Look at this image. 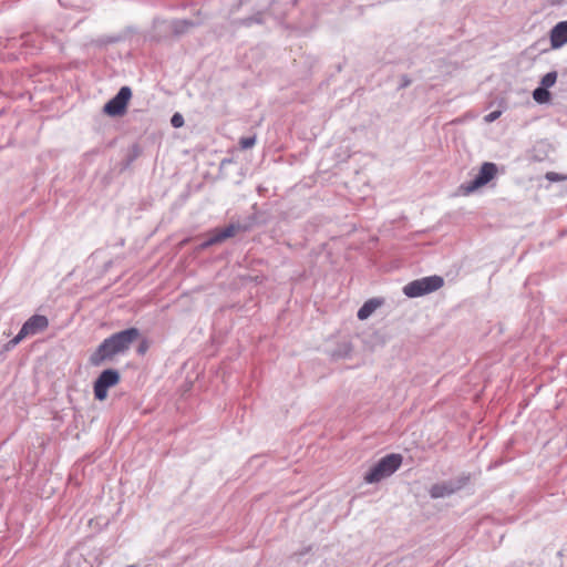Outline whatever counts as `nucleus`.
Returning <instances> with one entry per match:
<instances>
[{
	"instance_id": "nucleus-1",
	"label": "nucleus",
	"mask_w": 567,
	"mask_h": 567,
	"mask_svg": "<svg viewBox=\"0 0 567 567\" xmlns=\"http://www.w3.org/2000/svg\"><path fill=\"white\" fill-rule=\"evenodd\" d=\"M138 337L140 331L136 328H130L112 334L105 339L91 355V364L95 367L100 365L105 360H110L116 354L125 352Z\"/></svg>"
},
{
	"instance_id": "nucleus-2",
	"label": "nucleus",
	"mask_w": 567,
	"mask_h": 567,
	"mask_svg": "<svg viewBox=\"0 0 567 567\" xmlns=\"http://www.w3.org/2000/svg\"><path fill=\"white\" fill-rule=\"evenodd\" d=\"M402 456L400 454H390L381 458L364 476L369 484L380 482L393 474L401 465Z\"/></svg>"
},
{
	"instance_id": "nucleus-3",
	"label": "nucleus",
	"mask_w": 567,
	"mask_h": 567,
	"mask_svg": "<svg viewBox=\"0 0 567 567\" xmlns=\"http://www.w3.org/2000/svg\"><path fill=\"white\" fill-rule=\"evenodd\" d=\"M444 285L440 276H430L413 280L404 286L403 292L409 298H416L439 290Z\"/></svg>"
},
{
	"instance_id": "nucleus-4",
	"label": "nucleus",
	"mask_w": 567,
	"mask_h": 567,
	"mask_svg": "<svg viewBox=\"0 0 567 567\" xmlns=\"http://www.w3.org/2000/svg\"><path fill=\"white\" fill-rule=\"evenodd\" d=\"M120 373L114 369L104 370L94 382V398L104 401L107 398V390L118 384Z\"/></svg>"
},
{
	"instance_id": "nucleus-5",
	"label": "nucleus",
	"mask_w": 567,
	"mask_h": 567,
	"mask_svg": "<svg viewBox=\"0 0 567 567\" xmlns=\"http://www.w3.org/2000/svg\"><path fill=\"white\" fill-rule=\"evenodd\" d=\"M49 327V320L45 316L34 315L29 318L22 326L19 333L12 339L13 344H18L24 338L34 336L39 332L44 331Z\"/></svg>"
},
{
	"instance_id": "nucleus-6",
	"label": "nucleus",
	"mask_w": 567,
	"mask_h": 567,
	"mask_svg": "<svg viewBox=\"0 0 567 567\" xmlns=\"http://www.w3.org/2000/svg\"><path fill=\"white\" fill-rule=\"evenodd\" d=\"M131 97V89L128 86L121 87L118 93L104 105V113L110 116L123 115L126 112Z\"/></svg>"
},
{
	"instance_id": "nucleus-7",
	"label": "nucleus",
	"mask_w": 567,
	"mask_h": 567,
	"mask_svg": "<svg viewBox=\"0 0 567 567\" xmlns=\"http://www.w3.org/2000/svg\"><path fill=\"white\" fill-rule=\"evenodd\" d=\"M497 173V167L494 163L486 162L481 166L477 176L463 186L466 194H470L491 182Z\"/></svg>"
},
{
	"instance_id": "nucleus-8",
	"label": "nucleus",
	"mask_w": 567,
	"mask_h": 567,
	"mask_svg": "<svg viewBox=\"0 0 567 567\" xmlns=\"http://www.w3.org/2000/svg\"><path fill=\"white\" fill-rule=\"evenodd\" d=\"M239 230L240 226L235 224L228 225L223 229H216L214 230L212 237L205 243L204 246H210L221 243L228 238L234 237Z\"/></svg>"
},
{
	"instance_id": "nucleus-9",
	"label": "nucleus",
	"mask_w": 567,
	"mask_h": 567,
	"mask_svg": "<svg viewBox=\"0 0 567 567\" xmlns=\"http://www.w3.org/2000/svg\"><path fill=\"white\" fill-rule=\"evenodd\" d=\"M567 43V21L558 22L550 31V45L559 49Z\"/></svg>"
},
{
	"instance_id": "nucleus-10",
	"label": "nucleus",
	"mask_w": 567,
	"mask_h": 567,
	"mask_svg": "<svg viewBox=\"0 0 567 567\" xmlns=\"http://www.w3.org/2000/svg\"><path fill=\"white\" fill-rule=\"evenodd\" d=\"M383 303L382 299L372 298L363 303V306L358 311V318L360 320L368 319L379 307Z\"/></svg>"
},
{
	"instance_id": "nucleus-11",
	"label": "nucleus",
	"mask_w": 567,
	"mask_h": 567,
	"mask_svg": "<svg viewBox=\"0 0 567 567\" xmlns=\"http://www.w3.org/2000/svg\"><path fill=\"white\" fill-rule=\"evenodd\" d=\"M457 487L452 486L449 483L434 484L430 489V495L433 498H441L453 494Z\"/></svg>"
},
{
	"instance_id": "nucleus-12",
	"label": "nucleus",
	"mask_w": 567,
	"mask_h": 567,
	"mask_svg": "<svg viewBox=\"0 0 567 567\" xmlns=\"http://www.w3.org/2000/svg\"><path fill=\"white\" fill-rule=\"evenodd\" d=\"M533 99L539 104H545L550 101V93L548 90L540 86L534 90Z\"/></svg>"
},
{
	"instance_id": "nucleus-13",
	"label": "nucleus",
	"mask_w": 567,
	"mask_h": 567,
	"mask_svg": "<svg viewBox=\"0 0 567 567\" xmlns=\"http://www.w3.org/2000/svg\"><path fill=\"white\" fill-rule=\"evenodd\" d=\"M557 81V72L556 71H553V72H548L547 74H545L542 80H540V84H542V87H545L546 90L548 87H551Z\"/></svg>"
},
{
	"instance_id": "nucleus-14",
	"label": "nucleus",
	"mask_w": 567,
	"mask_h": 567,
	"mask_svg": "<svg viewBox=\"0 0 567 567\" xmlns=\"http://www.w3.org/2000/svg\"><path fill=\"white\" fill-rule=\"evenodd\" d=\"M256 144V136L252 135V136H247V137H241L239 140V146L241 150H248V148H251L254 147Z\"/></svg>"
},
{
	"instance_id": "nucleus-15",
	"label": "nucleus",
	"mask_w": 567,
	"mask_h": 567,
	"mask_svg": "<svg viewBox=\"0 0 567 567\" xmlns=\"http://www.w3.org/2000/svg\"><path fill=\"white\" fill-rule=\"evenodd\" d=\"M546 178L550 182H559V181H564L565 177L555 173V172H549L546 174Z\"/></svg>"
},
{
	"instance_id": "nucleus-16",
	"label": "nucleus",
	"mask_w": 567,
	"mask_h": 567,
	"mask_svg": "<svg viewBox=\"0 0 567 567\" xmlns=\"http://www.w3.org/2000/svg\"><path fill=\"white\" fill-rule=\"evenodd\" d=\"M501 116V111H494V112H491L489 114H487L484 120L485 122L487 123H492L494 122L495 120H497L498 117Z\"/></svg>"
},
{
	"instance_id": "nucleus-17",
	"label": "nucleus",
	"mask_w": 567,
	"mask_h": 567,
	"mask_svg": "<svg viewBox=\"0 0 567 567\" xmlns=\"http://www.w3.org/2000/svg\"><path fill=\"white\" fill-rule=\"evenodd\" d=\"M171 122L174 127H181L184 123V120H183L182 115L174 114Z\"/></svg>"
},
{
	"instance_id": "nucleus-18",
	"label": "nucleus",
	"mask_w": 567,
	"mask_h": 567,
	"mask_svg": "<svg viewBox=\"0 0 567 567\" xmlns=\"http://www.w3.org/2000/svg\"><path fill=\"white\" fill-rule=\"evenodd\" d=\"M148 350V342L146 340H143L138 347H137V353L143 355Z\"/></svg>"
}]
</instances>
